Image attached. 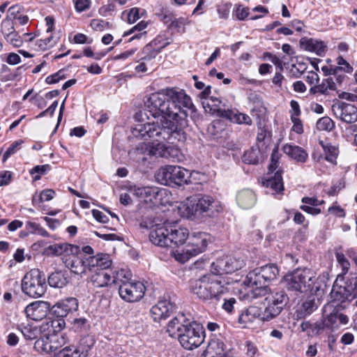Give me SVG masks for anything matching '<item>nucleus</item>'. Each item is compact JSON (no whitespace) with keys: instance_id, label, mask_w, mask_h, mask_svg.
<instances>
[{"instance_id":"nucleus-1","label":"nucleus","mask_w":357,"mask_h":357,"mask_svg":"<svg viewBox=\"0 0 357 357\" xmlns=\"http://www.w3.org/2000/svg\"><path fill=\"white\" fill-rule=\"evenodd\" d=\"M145 107L153 118L161 116L160 122L137 124L132 133L136 137L153 139L155 143L162 144L170 141L174 133L188 126V110H196L190 97L176 87L151 93Z\"/></svg>"},{"instance_id":"nucleus-2","label":"nucleus","mask_w":357,"mask_h":357,"mask_svg":"<svg viewBox=\"0 0 357 357\" xmlns=\"http://www.w3.org/2000/svg\"><path fill=\"white\" fill-rule=\"evenodd\" d=\"M167 333L172 337H176L181 346L188 350L199 347L204 341V330L197 322H187L183 314L170 320Z\"/></svg>"},{"instance_id":"nucleus-3","label":"nucleus","mask_w":357,"mask_h":357,"mask_svg":"<svg viewBox=\"0 0 357 357\" xmlns=\"http://www.w3.org/2000/svg\"><path fill=\"white\" fill-rule=\"evenodd\" d=\"M184 208L186 217L191 220L214 217L222 210L218 200L210 195H201L188 198Z\"/></svg>"},{"instance_id":"nucleus-4","label":"nucleus","mask_w":357,"mask_h":357,"mask_svg":"<svg viewBox=\"0 0 357 357\" xmlns=\"http://www.w3.org/2000/svg\"><path fill=\"white\" fill-rule=\"evenodd\" d=\"M228 282L222 281L215 275H204L190 282V289L197 296L204 301L219 300L222 295L228 292Z\"/></svg>"},{"instance_id":"nucleus-5","label":"nucleus","mask_w":357,"mask_h":357,"mask_svg":"<svg viewBox=\"0 0 357 357\" xmlns=\"http://www.w3.org/2000/svg\"><path fill=\"white\" fill-rule=\"evenodd\" d=\"M316 278L308 268H296L287 273L282 279L284 287L295 294L316 293L318 287H314Z\"/></svg>"},{"instance_id":"nucleus-6","label":"nucleus","mask_w":357,"mask_h":357,"mask_svg":"<svg viewBox=\"0 0 357 357\" xmlns=\"http://www.w3.org/2000/svg\"><path fill=\"white\" fill-rule=\"evenodd\" d=\"M189 172L180 166L165 165L155 174V178L162 185L170 187L181 186L188 183Z\"/></svg>"},{"instance_id":"nucleus-7","label":"nucleus","mask_w":357,"mask_h":357,"mask_svg":"<svg viewBox=\"0 0 357 357\" xmlns=\"http://www.w3.org/2000/svg\"><path fill=\"white\" fill-rule=\"evenodd\" d=\"M46 289L45 275L39 269H31L22 280V290L30 297H41L45 293Z\"/></svg>"},{"instance_id":"nucleus-8","label":"nucleus","mask_w":357,"mask_h":357,"mask_svg":"<svg viewBox=\"0 0 357 357\" xmlns=\"http://www.w3.org/2000/svg\"><path fill=\"white\" fill-rule=\"evenodd\" d=\"M207 246V234L203 232L193 233L184 250L172 252L175 259L185 263L191 257L204 252Z\"/></svg>"},{"instance_id":"nucleus-9","label":"nucleus","mask_w":357,"mask_h":357,"mask_svg":"<svg viewBox=\"0 0 357 357\" xmlns=\"http://www.w3.org/2000/svg\"><path fill=\"white\" fill-rule=\"evenodd\" d=\"M266 301L267 305L261 313V319L268 321L281 313L289 301V297L284 290H276L271 292Z\"/></svg>"},{"instance_id":"nucleus-10","label":"nucleus","mask_w":357,"mask_h":357,"mask_svg":"<svg viewBox=\"0 0 357 357\" xmlns=\"http://www.w3.org/2000/svg\"><path fill=\"white\" fill-rule=\"evenodd\" d=\"M142 228L150 229V241L160 247H168L169 225L157 222L155 218H146L140 222Z\"/></svg>"},{"instance_id":"nucleus-11","label":"nucleus","mask_w":357,"mask_h":357,"mask_svg":"<svg viewBox=\"0 0 357 357\" xmlns=\"http://www.w3.org/2000/svg\"><path fill=\"white\" fill-rule=\"evenodd\" d=\"M331 296L333 303L340 302L342 304L357 297V275H351L343 286H333Z\"/></svg>"},{"instance_id":"nucleus-12","label":"nucleus","mask_w":357,"mask_h":357,"mask_svg":"<svg viewBox=\"0 0 357 357\" xmlns=\"http://www.w3.org/2000/svg\"><path fill=\"white\" fill-rule=\"evenodd\" d=\"M245 266V261L241 257L225 256L216 259L211 266V272L215 275L231 274L240 270Z\"/></svg>"},{"instance_id":"nucleus-13","label":"nucleus","mask_w":357,"mask_h":357,"mask_svg":"<svg viewBox=\"0 0 357 357\" xmlns=\"http://www.w3.org/2000/svg\"><path fill=\"white\" fill-rule=\"evenodd\" d=\"M135 152L137 155H142L139 159L147 160L146 155L157 158H168L169 156V147L165 144L153 142H142L137 145Z\"/></svg>"},{"instance_id":"nucleus-14","label":"nucleus","mask_w":357,"mask_h":357,"mask_svg":"<svg viewBox=\"0 0 357 357\" xmlns=\"http://www.w3.org/2000/svg\"><path fill=\"white\" fill-rule=\"evenodd\" d=\"M146 287L141 282L132 280L119 287L120 297L126 302H137L143 298Z\"/></svg>"},{"instance_id":"nucleus-15","label":"nucleus","mask_w":357,"mask_h":357,"mask_svg":"<svg viewBox=\"0 0 357 357\" xmlns=\"http://www.w3.org/2000/svg\"><path fill=\"white\" fill-rule=\"evenodd\" d=\"M331 109L335 117L342 122L353 123L357 121V105L354 104L337 101Z\"/></svg>"},{"instance_id":"nucleus-16","label":"nucleus","mask_w":357,"mask_h":357,"mask_svg":"<svg viewBox=\"0 0 357 357\" xmlns=\"http://www.w3.org/2000/svg\"><path fill=\"white\" fill-rule=\"evenodd\" d=\"M278 274L279 270L275 265H266L261 267L257 272L249 273L246 278V281L255 284H261V282L266 284L276 279Z\"/></svg>"},{"instance_id":"nucleus-17","label":"nucleus","mask_w":357,"mask_h":357,"mask_svg":"<svg viewBox=\"0 0 357 357\" xmlns=\"http://www.w3.org/2000/svg\"><path fill=\"white\" fill-rule=\"evenodd\" d=\"M79 253H69L63 257V263L71 273L81 277L86 272V264L84 256Z\"/></svg>"},{"instance_id":"nucleus-18","label":"nucleus","mask_w":357,"mask_h":357,"mask_svg":"<svg viewBox=\"0 0 357 357\" xmlns=\"http://www.w3.org/2000/svg\"><path fill=\"white\" fill-rule=\"evenodd\" d=\"M78 308V301L75 298L70 297L59 301L53 306H50V311L58 318H63L69 313L76 311Z\"/></svg>"},{"instance_id":"nucleus-19","label":"nucleus","mask_w":357,"mask_h":357,"mask_svg":"<svg viewBox=\"0 0 357 357\" xmlns=\"http://www.w3.org/2000/svg\"><path fill=\"white\" fill-rule=\"evenodd\" d=\"M50 310V303L38 301L28 305L24 309V312L28 319L33 321H40L46 317Z\"/></svg>"},{"instance_id":"nucleus-20","label":"nucleus","mask_w":357,"mask_h":357,"mask_svg":"<svg viewBox=\"0 0 357 357\" xmlns=\"http://www.w3.org/2000/svg\"><path fill=\"white\" fill-rule=\"evenodd\" d=\"M173 310L174 306L170 301L161 300L151 308L150 314L154 321L159 322L169 317Z\"/></svg>"},{"instance_id":"nucleus-21","label":"nucleus","mask_w":357,"mask_h":357,"mask_svg":"<svg viewBox=\"0 0 357 357\" xmlns=\"http://www.w3.org/2000/svg\"><path fill=\"white\" fill-rule=\"evenodd\" d=\"M188 231L185 228H176V226H169L168 247H178L183 245L188 237Z\"/></svg>"},{"instance_id":"nucleus-22","label":"nucleus","mask_w":357,"mask_h":357,"mask_svg":"<svg viewBox=\"0 0 357 357\" xmlns=\"http://www.w3.org/2000/svg\"><path fill=\"white\" fill-rule=\"evenodd\" d=\"M80 247L69 243H56L45 248V253L48 256H59L69 253H79Z\"/></svg>"},{"instance_id":"nucleus-23","label":"nucleus","mask_w":357,"mask_h":357,"mask_svg":"<svg viewBox=\"0 0 357 357\" xmlns=\"http://www.w3.org/2000/svg\"><path fill=\"white\" fill-rule=\"evenodd\" d=\"M300 46L302 49L316 53L319 56H322L326 50V44L322 41L314 38L303 37L301 38Z\"/></svg>"},{"instance_id":"nucleus-24","label":"nucleus","mask_w":357,"mask_h":357,"mask_svg":"<svg viewBox=\"0 0 357 357\" xmlns=\"http://www.w3.org/2000/svg\"><path fill=\"white\" fill-rule=\"evenodd\" d=\"M90 280L92 284L98 288L109 287L114 281L112 279V270H99L96 271L91 275Z\"/></svg>"},{"instance_id":"nucleus-25","label":"nucleus","mask_w":357,"mask_h":357,"mask_svg":"<svg viewBox=\"0 0 357 357\" xmlns=\"http://www.w3.org/2000/svg\"><path fill=\"white\" fill-rule=\"evenodd\" d=\"M96 339L94 336L87 334L82 335L75 347L81 357H87L91 354L92 350L94 349Z\"/></svg>"},{"instance_id":"nucleus-26","label":"nucleus","mask_w":357,"mask_h":357,"mask_svg":"<svg viewBox=\"0 0 357 357\" xmlns=\"http://www.w3.org/2000/svg\"><path fill=\"white\" fill-rule=\"evenodd\" d=\"M337 89V85L333 77L324 79L320 84H315L310 89V93L314 95L319 93L324 96H329L331 91Z\"/></svg>"},{"instance_id":"nucleus-27","label":"nucleus","mask_w":357,"mask_h":357,"mask_svg":"<svg viewBox=\"0 0 357 357\" xmlns=\"http://www.w3.org/2000/svg\"><path fill=\"white\" fill-rule=\"evenodd\" d=\"M222 118L229 120L230 121L237 124H244L251 126L252 124V119L246 114L239 112L236 109H229L222 111Z\"/></svg>"},{"instance_id":"nucleus-28","label":"nucleus","mask_w":357,"mask_h":357,"mask_svg":"<svg viewBox=\"0 0 357 357\" xmlns=\"http://www.w3.org/2000/svg\"><path fill=\"white\" fill-rule=\"evenodd\" d=\"M238 205L243 209L252 208L257 202V197L255 192L250 189L240 190L236 195Z\"/></svg>"},{"instance_id":"nucleus-29","label":"nucleus","mask_w":357,"mask_h":357,"mask_svg":"<svg viewBox=\"0 0 357 357\" xmlns=\"http://www.w3.org/2000/svg\"><path fill=\"white\" fill-rule=\"evenodd\" d=\"M282 149L285 154L297 162L304 163L308 158V153L301 146L287 144L283 146Z\"/></svg>"},{"instance_id":"nucleus-30","label":"nucleus","mask_w":357,"mask_h":357,"mask_svg":"<svg viewBox=\"0 0 357 357\" xmlns=\"http://www.w3.org/2000/svg\"><path fill=\"white\" fill-rule=\"evenodd\" d=\"M263 185L266 188L272 190V193H279L284 190V185L282 177V173L278 170L275 172L274 176H270L264 181Z\"/></svg>"},{"instance_id":"nucleus-31","label":"nucleus","mask_w":357,"mask_h":357,"mask_svg":"<svg viewBox=\"0 0 357 357\" xmlns=\"http://www.w3.org/2000/svg\"><path fill=\"white\" fill-rule=\"evenodd\" d=\"M225 349V343L219 339H213L201 357H221Z\"/></svg>"},{"instance_id":"nucleus-32","label":"nucleus","mask_w":357,"mask_h":357,"mask_svg":"<svg viewBox=\"0 0 357 357\" xmlns=\"http://www.w3.org/2000/svg\"><path fill=\"white\" fill-rule=\"evenodd\" d=\"M244 283L248 287L247 294L248 296L251 299L264 296L269 291L268 285L264 284V282H261V284H255L252 282H250L249 281H246L245 279Z\"/></svg>"},{"instance_id":"nucleus-33","label":"nucleus","mask_w":357,"mask_h":357,"mask_svg":"<svg viewBox=\"0 0 357 357\" xmlns=\"http://www.w3.org/2000/svg\"><path fill=\"white\" fill-rule=\"evenodd\" d=\"M317 308V303L314 298H307L305 300L296 311L297 319H304L310 315Z\"/></svg>"},{"instance_id":"nucleus-34","label":"nucleus","mask_w":357,"mask_h":357,"mask_svg":"<svg viewBox=\"0 0 357 357\" xmlns=\"http://www.w3.org/2000/svg\"><path fill=\"white\" fill-rule=\"evenodd\" d=\"M202 103L206 112H208L211 114H217L220 117H221V114H222V112L227 111V109L221 108V100L215 96H211L206 100H202Z\"/></svg>"},{"instance_id":"nucleus-35","label":"nucleus","mask_w":357,"mask_h":357,"mask_svg":"<svg viewBox=\"0 0 357 357\" xmlns=\"http://www.w3.org/2000/svg\"><path fill=\"white\" fill-rule=\"evenodd\" d=\"M134 194L145 202H152L153 198H155L158 195V190L157 188L142 187L135 189Z\"/></svg>"},{"instance_id":"nucleus-36","label":"nucleus","mask_w":357,"mask_h":357,"mask_svg":"<svg viewBox=\"0 0 357 357\" xmlns=\"http://www.w3.org/2000/svg\"><path fill=\"white\" fill-rule=\"evenodd\" d=\"M335 258L338 266L341 268V273L337 275V281L344 280V276L348 273L350 268V263L342 252H336Z\"/></svg>"},{"instance_id":"nucleus-37","label":"nucleus","mask_w":357,"mask_h":357,"mask_svg":"<svg viewBox=\"0 0 357 357\" xmlns=\"http://www.w3.org/2000/svg\"><path fill=\"white\" fill-rule=\"evenodd\" d=\"M301 328L303 332H306L309 335L319 333L325 329L323 320L315 323L303 321L301 324Z\"/></svg>"},{"instance_id":"nucleus-38","label":"nucleus","mask_w":357,"mask_h":357,"mask_svg":"<svg viewBox=\"0 0 357 357\" xmlns=\"http://www.w3.org/2000/svg\"><path fill=\"white\" fill-rule=\"evenodd\" d=\"M319 144L324 151L325 159L330 162H334L339 153L338 148L335 145H332L331 143L324 142L323 141H320Z\"/></svg>"},{"instance_id":"nucleus-39","label":"nucleus","mask_w":357,"mask_h":357,"mask_svg":"<svg viewBox=\"0 0 357 357\" xmlns=\"http://www.w3.org/2000/svg\"><path fill=\"white\" fill-rule=\"evenodd\" d=\"M68 281L61 272L52 273L48 278V283L50 287L62 288L66 285Z\"/></svg>"},{"instance_id":"nucleus-40","label":"nucleus","mask_w":357,"mask_h":357,"mask_svg":"<svg viewBox=\"0 0 357 357\" xmlns=\"http://www.w3.org/2000/svg\"><path fill=\"white\" fill-rule=\"evenodd\" d=\"M256 308L251 307L244 310L239 316L238 321L243 327H248V324L252 323L255 318Z\"/></svg>"},{"instance_id":"nucleus-41","label":"nucleus","mask_w":357,"mask_h":357,"mask_svg":"<svg viewBox=\"0 0 357 357\" xmlns=\"http://www.w3.org/2000/svg\"><path fill=\"white\" fill-rule=\"evenodd\" d=\"M147 25H148V22L142 20L140 22H139L137 24L135 25L129 31H126L123 33V36L125 37V36H129V35L133 33L134 32H135L136 31H139L140 33L135 34L132 37H131L129 39V42H131L135 39H139V38H142V36H145V34L146 33V31H144V32H142V31H144L147 27Z\"/></svg>"},{"instance_id":"nucleus-42","label":"nucleus","mask_w":357,"mask_h":357,"mask_svg":"<svg viewBox=\"0 0 357 357\" xmlns=\"http://www.w3.org/2000/svg\"><path fill=\"white\" fill-rule=\"evenodd\" d=\"M131 273L124 269L117 271H112V279L114 280L113 284L120 286L123 283L131 282Z\"/></svg>"},{"instance_id":"nucleus-43","label":"nucleus","mask_w":357,"mask_h":357,"mask_svg":"<svg viewBox=\"0 0 357 357\" xmlns=\"http://www.w3.org/2000/svg\"><path fill=\"white\" fill-rule=\"evenodd\" d=\"M90 325L85 318H75L71 321L70 329L75 333H82L88 331Z\"/></svg>"},{"instance_id":"nucleus-44","label":"nucleus","mask_w":357,"mask_h":357,"mask_svg":"<svg viewBox=\"0 0 357 357\" xmlns=\"http://www.w3.org/2000/svg\"><path fill=\"white\" fill-rule=\"evenodd\" d=\"M55 192L52 189H45L37 195H34L32 198V203L33 205L40 204L43 202H48L54 198Z\"/></svg>"},{"instance_id":"nucleus-45","label":"nucleus","mask_w":357,"mask_h":357,"mask_svg":"<svg viewBox=\"0 0 357 357\" xmlns=\"http://www.w3.org/2000/svg\"><path fill=\"white\" fill-rule=\"evenodd\" d=\"M259 150L253 147L245 151L242 160L243 162L250 165H257L259 162Z\"/></svg>"},{"instance_id":"nucleus-46","label":"nucleus","mask_w":357,"mask_h":357,"mask_svg":"<svg viewBox=\"0 0 357 357\" xmlns=\"http://www.w3.org/2000/svg\"><path fill=\"white\" fill-rule=\"evenodd\" d=\"M25 229L28 231V233L32 234H38L44 237L49 236V233L43 227L33 222H26Z\"/></svg>"},{"instance_id":"nucleus-47","label":"nucleus","mask_w":357,"mask_h":357,"mask_svg":"<svg viewBox=\"0 0 357 357\" xmlns=\"http://www.w3.org/2000/svg\"><path fill=\"white\" fill-rule=\"evenodd\" d=\"M335 127L333 121L328 116L320 118L316 123V128L320 131H331Z\"/></svg>"},{"instance_id":"nucleus-48","label":"nucleus","mask_w":357,"mask_h":357,"mask_svg":"<svg viewBox=\"0 0 357 357\" xmlns=\"http://www.w3.org/2000/svg\"><path fill=\"white\" fill-rule=\"evenodd\" d=\"M217 13L220 19L227 20L229 17L231 3L229 2H222L215 6Z\"/></svg>"},{"instance_id":"nucleus-49","label":"nucleus","mask_w":357,"mask_h":357,"mask_svg":"<svg viewBox=\"0 0 357 357\" xmlns=\"http://www.w3.org/2000/svg\"><path fill=\"white\" fill-rule=\"evenodd\" d=\"M98 261L96 271L99 270H110L109 268L112 265V261L109 259V257L106 254H98Z\"/></svg>"},{"instance_id":"nucleus-50","label":"nucleus","mask_w":357,"mask_h":357,"mask_svg":"<svg viewBox=\"0 0 357 357\" xmlns=\"http://www.w3.org/2000/svg\"><path fill=\"white\" fill-rule=\"evenodd\" d=\"M335 310L333 311L326 318H325L324 321V325L325 328H330L331 330L336 329L339 327L340 324L338 322V319L337 318Z\"/></svg>"},{"instance_id":"nucleus-51","label":"nucleus","mask_w":357,"mask_h":357,"mask_svg":"<svg viewBox=\"0 0 357 357\" xmlns=\"http://www.w3.org/2000/svg\"><path fill=\"white\" fill-rule=\"evenodd\" d=\"M22 333L24 338L27 340H33L38 338L39 330L36 327L29 326H24L22 328Z\"/></svg>"},{"instance_id":"nucleus-52","label":"nucleus","mask_w":357,"mask_h":357,"mask_svg":"<svg viewBox=\"0 0 357 357\" xmlns=\"http://www.w3.org/2000/svg\"><path fill=\"white\" fill-rule=\"evenodd\" d=\"M280 154L279 153L278 147H275L272 151L271 156V163L268 167V174H271L278 167V160L280 159Z\"/></svg>"},{"instance_id":"nucleus-53","label":"nucleus","mask_w":357,"mask_h":357,"mask_svg":"<svg viewBox=\"0 0 357 357\" xmlns=\"http://www.w3.org/2000/svg\"><path fill=\"white\" fill-rule=\"evenodd\" d=\"M6 40L8 43L13 45L14 47H19L22 45V40L20 36L18 35L15 31H13L8 33L5 36Z\"/></svg>"},{"instance_id":"nucleus-54","label":"nucleus","mask_w":357,"mask_h":357,"mask_svg":"<svg viewBox=\"0 0 357 357\" xmlns=\"http://www.w3.org/2000/svg\"><path fill=\"white\" fill-rule=\"evenodd\" d=\"M249 15V9L243 7L242 5L236 6L233 12V17L238 20H244Z\"/></svg>"},{"instance_id":"nucleus-55","label":"nucleus","mask_w":357,"mask_h":357,"mask_svg":"<svg viewBox=\"0 0 357 357\" xmlns=\"http://www.w3.org/2000/svg\"><path fill=\"white\" fill-rule=\"evenodd\" d=\"M337 63L339 66L338 70H343L347 73H351L354 70L353 67L341 56H339L336 59Z\"/></svg>"},{"instance_id":"nucleus-56","label":"nucleus","mask_w":357,"mask_h":357,"mask_svg":"<svg viewBox=\"0 0 357 357\" xmlns=\"http://www.w3.org/2000/svg\"><path fill=\"white\" fill-rule=\"evenodd\" d=\"M60 357H81L75 346H68L60 351Z\"/></svg>"},{"instance_id":"nucleus-57","label":"nucleus","mask_w":357,"mask_h":357,"mask_svg":"<svg viewBox=\"0 0 357 357\" xmlns=\"http://www.w3.org/2000/svg\"><path fill=\"white\" fill-rule=\"evenodd\" d=\"M49 324L51 325L53 333H57L64 328L66 322L63 318H60L58 319L52 320L46 323L47 326H49Z\"/></svg>"},{"instance_id":"nucleus-58","label":"nucleus","mask_w":357,"mask_h":357,"mask_svg":"<svg viewBox=\"0 0 357 357\" xmlns=\"http://www.w3.org/2000/svg\"><path fill=\"white\" fill-rule=\"evenodd\" d=\"M75 8L77 12L82 13L90 8L91 0H73Z\"/></svg>"},{"instance_id":"nucleus-59","label":"nucleus","mask_w":357,"mask_h":357,"mask_svg":"<svg viewBox=\"0 0 357 357\" xmlns=\"http://www.w3.org/2000/svg\"><path fill=\"white\" fill-rule=\"evenodd\" d=\"M64 78V71L63 70H60L57 73L47 77L45 79V82L48 84H52L57 83L61 79H63Z\"/></svg>"},{"instance_id":"nucleus-60","label":"nucleus","mask_w":357,"mask_h":357,"mask_svg":"<svg viewBox=\"0 0 357 357\" xmlns=\"http://www.w3.org/2000/svg\"><path fill=\"white\" fill-rule=\"evenodd\" d=\"M84 257V260L86 261V271H91L96 272L97 263H98V255L94 256H89L88 257Z\"/></svg>"},{"instance_id":"nucleus-61","label":"nucleus","mask_w":357,"mask_h":357,"mask_svg":"<svg viewBox=\"0 0 357 357\" xmlns=\"http://www.w3.org/2000/svg\"><path fill=\"white\" fill-rule=\"evenodd\" d=\"M291 122L293 123V126L291 130L295 132L297 134H302L304 132L303 126L302 121L301 119L293 117V119H291Z\"/></svg>"},{"instance_id":"nucleus-62","label":"nucleus","mask_w":357,"mask_h":357,"mask_svg":"<svg viewBox=\"0 0 357 357\" xmlns=\"http://www.w3.org/2000/svg\"><path fill=\"white\" fill-rule=\"evenodd\" d=\"M21 144V142L15 141L14 142L6 151L3 155V160L6 161L11 155L15 153L16 151L18 149L19 146Z\"/></svg>"},{"instance_id":"nucleus-63","label":"nucleus","mask_w":357,"mask_h":357,"mask_svg":"<svg viewBox=\"0 0 357 357\" xmlns=\"http://www.w3.org/2000/svg\"><path fill=\"white\" fill-rule=\"evenodd\" d=\"M305 80L310 85L314 86L317 84L319 80V75L314 71L307 72V75L304 77Z\"/></svg>"},{"instance_id":"nucleus-64","label":"nucleus","mask_w":357,"mask_h":357,"mask_svg":"<svg viewBox=\"0 0 357 357\" xmlns=\"http://www.w3.org/2000/svg\"><path fill=\"white\" fill-rule=\"evenodd\" d=\"M338 97L341 99L346 100L349 102H353L357 105V95L353 93L342 92L338 95Z\"/></svg>"}]
</instances>
